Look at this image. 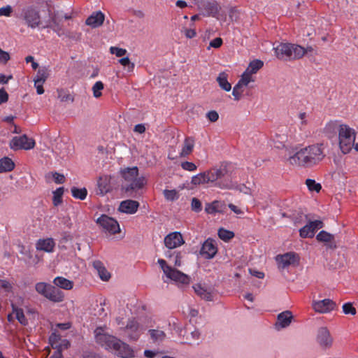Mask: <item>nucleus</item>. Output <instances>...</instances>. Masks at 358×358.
Instances as JSON below:
<instances>
[{
  "label": "nucleus",
  "instance_id": "37998d69",
  "mask_svg": "<svg viewBox=\"0 0 358 358\" xmlns=\"http://www.w3.org/2000/svg\"><path fill=\"white\" fill-rule=\"evenodd\" d=\"M64 194V187H59L53 192L52 203L55 206H57L62 202V195Z\"/></svg>",
  "mask_w": 358,
  "mask_h": 358
},
{
  "label": "nucleus",
  "instance_id": "9d476101",
  "mask_svg": "<svg viewBox=\"0 0 358 358\" xmlns=\"http://www.w3.org/2000/svg\"><path fill=\"white\" fill-rule=\"evenodd\" d=\"M35 146V141L26 134L14 136L10 142V148L13 150H31Z\"/></svg>",
  "mask_w": 358,
  "mask_h": 358
},
{
  "label": "nucleus",
  "instance_id": "2eb2a0df",
  "mask_svg": "<svg viewBox=\"0 0 358 358\" xmlns=\"http://www.w3.org/2000/svg\"><path fill=\"white\" fill-rule=\"evenodd\" d=\"M124 331L129 339L136 341L141 334L142 328L137 321L130 320L128 321Z\"/></svg>",
  "mask_w": 358,
  "mask_h": 358
},
{
  "label": "nucleus",
  "instance_id": "c03bdc74",
  "mask_svg": "<svg viewBox=\"0 0 358 358\" xmlns=\"http://www.w3.org/2000/svg\"><path fill=\"white\" fill-rule=\"evenodd\" d=\"M285 140L284 136L276 134L272 139V145L277 149H282L285 147Z\"/></svg>",
  "mask_w": 358,
  "mask_h": 358
},
{
  "label": "nucleus",
  "instance_id": "09e8293b",
  "mask_svg": "<svg viewBox=\"0 0 358 358\" xmlns=\"http://www.w3.org/2000/svg\"><path fill=\"white\" fill-rule=\"evenodd\" d=\"M180 166L183 170L189 172L195 171L197 169V166L194 163L187 161L182 162Z\"/></svg>",
  "mask_w": 358,
  "mask_h": 358
},
{
  "label": "nucleus",
  "instance_id": "6e6552de",
  "mask_svg": "<svg viewBox=\"0 0 358 358\" xmlns=\"http://www.w3.org/2000/svg\"><path fill=\"white\" fill-rule=\"evenodd\" d=\"M96 224L105 232L115 234L120 231V225L116 220L106 215H101L96 221Z\"/></svg>",
  "mask_w": 358,
  "mask_h": 358
},
{
  "label": "nucleus",
  "instance_id": "49530a36",
  "mask_svg": "<svg viewBox=\"0 0 358 358\" xmlns=\"http://www.w3.org/2000/svg\"><path fill=\"white\" fill-rule=\"evenodd\" d=\"M164 195L168 201H175L179 198L178 192L176 189H166L164 191Z\"/></svg>",
  "mask_w": 358,
  "mask_h": 358
},
{
  "label": "nucleus",
  "instance_id": "bb28decb",
  "mask_svg": "<svg viewBox=\"0 0 358 358\" xmlns=\"http://www.w3.org/2000/svg\"><path fill=\"white\" fill-rule=\"evenodd\" d=\"M93 266L96 270L100 278L102 280L107 281L110 278V273L106 270L103 263L100 261H94Z\"/></svg>",
  "mask_w": 358,
  "mask_h": 358
},
{
  "label": "nucleus",
  "instance_id": "20e7f679",
  "mask_svg": "<svg viewBox=\"0 0 358 358\" xmlns=\"http://www.w3.org/2000/svg\"><path fill=\"white\" fill-rule=\"evenodd\" d=\"M96 342L106 350H112L115 355L122 358L134 356L131 347L116 337L106 334L103 327H97L94 330Z\"/></svg>",
  "mask_w": 358,
  "mask_h": 358
},
{
  "label": "nucleus",
  "instance_id": "4c0bfd02",
  "mask_svg": "<svg viewBox=\"0 0 358 358\" xmlns=\"http://www.w3.org/2000/svg\"><path fill=\"white\" fill-rule=\"evenodd\" d=\"M71 194L72 196L80 200H84L87 195V190L86 188H77L76 187H73L71 188Z\"/></svg>",
  "mask_w": 358,
  "mask_h": 358
},
{
  "label": "nucleus",
  "instance_id": "72a5a7b5",
  "mask_svg": "<svg viewBox=\"0 0 358 358\" xmlns=\"http://www.w3.org/2000/svg\"><path fill=\"white\" fill-rule=\"evenodd\" d=\"M191 184L194 186L208 184L205 171L192 176L191 178Z\"/></svg>",
  "mask_w": 358,
  "mask_h": 358
},
{
  "label": "nucleus",
  "instance_id": "bf43d9fd",
  "mask_svg": "<svg viewBox=\"0 0 358 358\" xmlns=\"http://www.w3.org/2000/svg\"><path fill=\"white\" fill-rule=\"evenodd\" d=\"M13 12V8L10 6H6L2 8H0V16H10Z\"/></svg>",
  "mask_w": 358,
  "mask_h": 358
},
{
  "label": "nucleus",
  "instance_id": "6ab92c4d",
  "mask_svg": "<svg viewBox=\"0 0 358 358\" xmlns=\"http://www.w3.org/2000/svg\"><path fill=\"white\" fill-rule=\"evenodd\" d=\"M104 20V14L101 11H96L86 19L85 24L92 28H96L103 24Z\"/></svg>",
  "mask_w": 358,
  "mask_h": 358
},
{
  "label": "nucleus",
  "instance_id": "2f4dec72",
  "mask_svg": "<svg viewBox=\"0 0 358 358\" xmlns=\"http://www.w3.org/2000/svg\"><path fill=\"white\" fill-rule=\"evenodd\" d=\"M193 289L194 292L199 295L201 298L206 300V301H212L213 296L210 292H208L200 284H196L193 286Z\"/></svg>",
  "mask_w": 358,
  "mask_h": 358
},
{
  "label": "nucleus",
  "instance_id": "69168bd1",
  "mask_svg": "<svg viewBox=\"0 0 358 358\" xmlns=\"http://www.w3.org/2000/svg\"><path fill=\"white\" fill-rule=\"evenodd\" d=\"M8 99V94L4 90V88H1L0 90V104L6 103Z\"/></svg>",
  "mask_w": 358,
  "mask_h": 358
},
{
  "label": "nucleus",
  "instance_id": "393cba45",
  "mask_svg": "<svg viewBox=\"0 0 358 358\" xmlns=\"http://www.w3.org/2000/svg\"><path fill=\"white\" fill-rule=\"evenodd\" d=\"M45 298L52 302L59 303L64 301V294L59 288L51 285V287H49Z\"/></svg>",
  "mask_w": 358,
  "mask_h": 358
},
{
  "label": "nucleus",
  "instance_id": "de8ad7c7",
  "mask_svg": "<svg viewBox=\"0 0 358 358\" xmlns=\"http://www.w3.org/2000/svg\"><path fill=\"white\" fill-rule=\"evenodd\" d=\"M103 89V84L101 81H97L92 87L93 95L96 98L101 96V90Z\"/></svg>",
  "mask_w": 358,
  "mask_h": 358
},
{
  "label": "nucleus",
  "instance_id": "aec40b11",
  "mask_svg": "<svg viewBox=\"0 0 358 358\" xmlns=\"http://www.w3.org/2000/svg\"><path fill=\"white\" fill-rule=\"evenodd\" d=\"M139 207V203L136 201L127 199L120 203L118 210L124 213L134 214Z\"/></svg>",
  "mask_w": 358,
  "mask_h": 358
},
{
  "label": "nucleus",
  "instance_id": "c9c22d12",
  "mask_svg": "<svg viewBox=\"0 0 358 358\" xmlns=\"http://www.w3.org/2000/svg\"><path fill=\"white\" fill-rule=\"evenodd\" d=\"M49 76V70L46 67H43L38 69L34 81L37 83H44Z\"/></svg>",
  "mask_w": 358,
  "mask_h": 358
},
{
  "label": "nucleus",
  "instance_id": "ea45409f",
  "mask_svg": "<svg viewBox=\"0 0 358 358\" xmlns=\"http://www.w3.org/2000/svg\"><path fill=\"white\" fill-rule=\"evenodd\" d=\"M217 234L219 238L225 242L230 241L234 236V233L233 231L224 228H220L218 230Z\"/></svg>",
  "mask_w": 358,
  "mask_h": 358
},
{
  "label": "nucleus",
  "instance_id": "f257e3e1",
  "mask_svg": "<svg viewBox=\"0 0 358 358\" xmlns=\"http://www.w3.org/2000/svg\"><path fill=\"white\" fill-rule=\"evenodd\" d=\"M164 255L167 261L162 259H158V264L163 271L164 281L167 282L171 280L178 284L189 285L191 281L190 277L176 268L182 265V252L172 251L169 249L165 252Z\"/></svg>",
  "mask_w": 358,
  "mask_h": 358
},
{
  "label": "nucleus",
  "instance_id": "412c9836",
  "mask_svg": "<svg viewBox=\"0 0 358 358\" xmlns=\"http://www.w3.org/2000/svg\"><path fill=\"white\" fill-rule=\"evenodd\" d=\"M316 239L319 242L324 243L328 248L335 249L336 248L334 236L326 231H320L316 236Z\"/></svg>",
  "mask_w": 358,
  "mask_h": 358
},
{
  "label": "nucleus",
  "instance_id": "0e129e2a",
  "mask_svg": "<svg viewBox=\"0 0 358 358\" xmlns=\"http://www.w3.org/2000/svg\"><path fill=\"white\" fill-rule=\"evenodd\" d=\"M9 59V54L0 48V63L6 64Z\"/></svg>",
  "mask_w": 358,
  "mask_h": 358
},
{
  "label": "nucleus",
  "instance_id": "13d9d810",
  "mask_svg": "<svg viewBox=\"0 0 358 358\" xmlns=\"http://www.w3.org/2000/svg\"><path fill=\"white\" fill-rule=\"evenodd\" d=\"M119 62L121 65L124 66H127L129 71L133 70L134 68V64L131 63L128 57H124L119 60Z\"/></svg>",
  "mask_w": 358,
  "mask_h": 358
},
{
  "label": "nucleus",
  "instance_id": "4468645a",
  "mask_svg": "<svg viewBox=\"0 0 358 358\" xmlns=\"http://www.w3.org/2000/svg\"><path fill=\"white\" fill-rule=\"evenodd\" d=\"M336 306V303L329 299L314 301L312 304L313 308L315 311L320 313H329L334 310Z\"/></svg>",
  "mask_w": 358,
  "mask_h": 358
},
{
  "label": "nucleus",
  "instance_id": "052dcab7",
  "mask_svg": "<svg viewBox=\"0 0 358 358\" xmlns=\"http://www.w3.org/2000/svg\"><path fill=\"white\" fill-rule=\"evenodd\" d=\"M59 96L58 97L62 101H73V99L71 97V96L69 94L65 93L63 90L58 91Z\"/></svg>",
  "mask_w": 358,
  "mask_h": 358
},
{
  "label": "nucleus",
  "instance_id": "680f3d73",
  "mask_svg": "<svg viewBox=\"0 0 358 358\" xmlns=\"http://www.w3.org/2000/svg\"><path fill=\"white\" fill-rule=\"evenodd\" d=\"M206 116H207L208 119L212 122H216L219 118V115H218L217 112L215 110L209 111L206 114Z\"/></svg>",
  "mask_w": 358,
  "mask_h": 358
},
{
  "label": "nucleus",
  "instance_id": "864d4df0",
  "mask_svg": "<svg viewBox=\"0 0 358 358\" xmlns=\"http://www.w3.org/2000/svg\"><path fill=\"white\" fill-rule=\"evenodd\" d=\"M191 207L192 210L196 213H199L202 210V205L201 201L195 197L192 199Z\"/></svg>",
  "mask_w": 358,
  "mask_h": 358
},
{
  "label": "nucleus",
  "instance_id": "774afa93",
  "mask_svg": "<svg viewBox=\"0 0 358 358\" xmlns=\"http://www.w3.org/2000/svg\"><path fill=\"white\" fill-rule=\"evenodd\" d=\"M145 131V125L143 124H136L134 127V131L138 134H143Z\"/></svg>",
  "mask_w": 358,
  "mask_h": 358
},
{
  "label": "nucleus",
  "instance_id": "6e6d98bb",
  "mask_svg": "<svg viewBox=\"0 0 358 358\" xmlns=\"http://www.w3.org/2000/svg\"><path fill=\"white\" fill-rule=\"evenodd\" d=\"M110 52L111 54L115 55L117 57H122L127 53V50L123 48H117V47H110Z\"/></svg>",
  "mask_w": 358,
  "mask_h": 358
},
{
  "label": "nucleus",
  "instance_id": "f704fd0d",
  "mask_svg": "<svg viewBox=\"0 0 358 358\" xmlns=\"http://www.w3.org/2000/svg\"><path fill=\"white\" fill-rule=\"evenodd\" d=\"M203 6L213 16H215L219 11V6L215 1H208L203 3Z\"/></svg>",
  "mask_w": 358,
  "mask_h": 358
},
{
  "label": "nucleus",
  "instance_id": "603ef678",
  "mask_svg": "<svg viewBox=\"0 0 358 358\" xmlns=\"http://www.w3.org/2000/svg\"><path fill=\"white\" fill-rule=\"evenodd\" d=\"M343 311L345 314L355 315L357 313L355 308L351 303H345L343 305Z\"/></svg>",
  "mask_w": 358,
  "mask_h": 358
},
{
  "label": "nucleus",
  "instance_id": "c85d7f7f",
  "mask_svg": "<svg viewBox=\"0 0 358 358\" xmlns=\"http://www.w3.org/2000/svg\"><path fill=\"white\" fill-rule=\"evenodd\" d=\"M15 168V164L11 159L5 157L0 159V173L11 171Z\"/></svg>",
  "mask_w": 358,
  "mask_h": 358
},
{
  "label": "nucleus",
  "instance_id": "a211bd4d",
  "mask_svg": "<svg viewBox=\"0 0 358 358\" xmlns=\"http://www.w3.org/2000/svg\"><path fill=\"white\" fill-rule=\"evenodd\" d=\"M317 341L322 347H329L331 345L333 339L327 327H321L318 329Z\"/></svg>",
  "mask_w": 358,
  "mask_h": 358
},
{
  "label": "nucleus",
  "instance_id": "39448f33",
  "mask_svg": "<svg viewBox=\"0 0 358 358\" xmlns=\"http://www.w3.org/2000/svg\"><path fill=\"white\" fill-rule=\"evenodd\" d=\"M274 50L277 58L286 61L301 59L306 54L303 47L292 43H280Z\"/></svg>",
  "mask_w": 358,
  "mask_h": 358
},
{
  "label": "nucleus",
  "instance_id": "338daca9",
  "mask_svg": "<svg viewBox=\"0 0 358 358\" xmlns=\"http://www.w3.org/2000/svg\"><path fill=\"white\" fill-rule=\"evenodd\" d=\"M184 34L187 38H192L196 36V31L194 29H185Z\"/></svg>",
  "mask_w": 358,
  "mask_h": 358
},
{
  "label": "nucleus",
  "instance_id": "79ce46f5",
  "mask_svg": "<svg viewBox=\"0 0 358 358\" xmlns=\"http://www.w3.org/2000/svg\"><path fill=\"white\" fill-rule=\"evenodd\" d=\"M51 287V285L45 283V282H38L35 285L36 291L41 295L45 297L47 293L49 290V287Z\"/></svg>",
  "mask_w": 358,
  "mask_h": 358
},
{
  "label": "nucleus",
  "instance_id": "473e14b6",
  "mask_svg": "<svg viewBox=\"0 0 358 358\" xmlns=\"http://www.w3.org/2000/svg\"><path fill=\"white\" fill-rule=\"evenodd\" d=\"M13 309V313L15 314V317L18 322L25 326L28 324L27 319L26 318L23 310L16 306L14 303L11 305Z\"/></svg>",
  "mask_w": 358,
  "mask_h": 358
},
{
  "label": "nucleus",
  "instance_id": "ddd939ff",
  "mask_svg": "<svg viewBox=\"0 0 358 358\" xmlns=\"http://www.w3.org/2000/svg\"><path fill=\"white\" fill-rule=\"evenodd\" d=\"M217 252V248L215 241L212 238L206 240L200 250V255L208 259L213 258Z\"/></svg>",
  "mask_w": 358,
  "mask_h": 358
},
{
  "label": "nucleus",
  "instance_id": "423d86ee",
  "mask_svg": "<svg viewBox=\"0 0 358 358\" xmlns=\"http://www.w3.org/2000/svg\"><path fill=\"white\" fill-rule=\"evenodd\" d=\"M338 139L342 152L344 154L350 152L355 145V133L354 129L346 124H341Z\"/></svg>",
  "mask_w": 358,
  "mask_h": 358
},
{
  "label": "nucleus",
  "instance_id": "a878e982",
  "mask_svg": "<svg viewBox=\"0 0 358 358\" xmlns=\"http://www.w3.org/2000/svg\"><path fill=\"white\" fill-rule=\"evenodd\" d=\"M195 141L193 137H186L184 140L182 149L180 152V157H187L189 155L194 149Z\"/></svg>",
  "mask_w": 358,
  "mask_h": 358
},
{
  "label": "nucleus",
  "instance_id": "9b49d317",
  "mask_svg": "<svg viewBox=\"0 0 358 358\" xmlns=\"http://www.w3.org/2000/svg\"><path fill=\"white\" fill-rule=\"evenodd\" d=\"M324 227L320 220L310 221L308 224L299 229V235L301 238H313L315 232Z\"/></svg>",
  "mask_w": 358,
  "mask_h": 358
},
{
  "label": "nucleus",
  "instance_id": "8fccbe9b",
  "mask_svg": "<svg viewBox=\"0 0 358 358\" xmlns=\"http://www.w3.org/2000/svg\"><path fill=\"white\" fill-rule=\"evenodd\" d=\"M219 204H220L219 201H215L212 202L211 203L207 204L205 210L209 214L214 213L218 211Z\"/></svg>",
  "mask_w": 358,
  "mask_h": 358
},
{
  "label": "nucleus",
  "instance_id": "b1692460",
  "mask_svg": "<svg viewBox=\"0 0 358 358\" xmlns=\"http://www.w3.org/2000/svg\"><path fill=\"white\" fill-rule=\"evenodd\" d=\"M292 318V313L289 310H285L278 314L275 323L276 328H285L288 327L291 324Z\"/></svg>",
  "mask_w": 358,
  "mask_h": 358
},
{
  "label": "nucleus",
  "instance_id": "e433bc0d",
  "mask_svg": "<svg viewBox=\"0 0 358 358\" xmlns=\"http://www.w3.org/2000/svg\"><path fill=\"white\" fill-rule=\"evenodd\" d=\"M264 66V62L260 59H255L250 62L246 71L251 74L256 73Z\"/></svg>",
  "mask_w": 358,
  "mask_h": 358
},
{
  "label": "nucleus",
  "instance_id": "5701e85b",
  "mask_svg": "<svg viewBox=\"0 0 358 358\" xmlns=\"http://www.w3.org/2000/svg\"><path fill=\"white\" fill-rule=\"evenodd\" d=\"M55 247V242L52 238L39 239L36 243V250L46 252H52Z\"/></svg>",
  "mask_w": 358,
  "mask_h": 358
},
{
  "label": "nucleus",
  "instance_id": "3c124183",
  "mask_svg": "<svg viewBox=\"0 0 358 358\" xmlns=\"http://www.w3.org/2000/svg\"><path fill=\"white\" fill-rule=\"evenodd\" d=\"M243 90L242 87L238 83L234 87L232 91V95L234 96V100L238 101L241 99Z\"/></svg>",
  "mask_w": 358,
  "mask_h": 358
},
{
  "label": "nucleus",
  "instance_id": "a19ab883",
  "mask_svg": "<svg viewBox=\"0 0 358 358\" xmlns=\"http://www.w3.org/2000/svg\"><path fill=\"white\" fill-rule=\"evenodd\" d=\"M255 79L252 77V74L248 72L246 70L242 74L241 79L237 83L238 85H240L242 87L243 86H248V85L251 83L254 82Z\"/></svg>",
  "mask_w": 358,
  "mask_h": 358
},
{
  "label": "nucleus",
  "instance_id": "4d7b16f0",
  "mask_svg": "<svg viewBox=\"0 0 358 358\" xmlns=\"http://www.w3.org/2000/svg\"><path fill=\"white\" fill-rule=\"evenodd\" d=\"M222 39L220 37L215 38L210 42L208 50L210 48H219L222 45Z\"/></svg>",
  "mask_w": 358,
  "mask_h": 358
},
{
  "label": "nucleus",
  "instance_id": "4be33fe9",
  "mask_svg": "<svg viewBox=\"0 0 358 358\" xmlns=\"http://www.w3.org/2000/svg\"><path fill=\"white\" fill-rule=\"evenodd\" d=\"M97 194L101 196L105 195L111 190L110 177L106 175L100 176L98 182Z\"/></svg>",
  "mask_w": 358,
  "mask_h": 358
},
{
  "label": "nucleus",
  "instance_id": "f8f14e48",
  "mask_svg": "<svg viewBox=\"0 0 358 358\" xmlns=\"http://www.w3.org/2000/svg\"><path fill=\"white\" fill-rule=\"evenodd\" d=\"M164 243L168 249L172 250L182 245L185 241L180 232L173 231L165 236Z\"/></svg>",
  "mask_w": 358,
  "mask_h": 358
},
{
  "label": "nucleus",
  "instance_id": "7c9ffc66",
  "mask_svg": "<svg viewBox=\"0 0 358 358\" xmlns=\"http://www.w3.org/2000/svg\"><path fill=\"white\" fill-rule=\"evenodd\" d=\"M219 86L224 91L229 92L231 89V85L227 80V74L224 72L220 73L216 79Z\"/></svg>",
  "mask_w": 358,
  "mask_h": 358
},
{
  "label": "nucleus",
  "instance_id": "dca6fc26",
  "mask_svg": "<svg viewBox=\"0 0 358 358\" xmlns=\"http://www.w3.org/2000/svg\"><path fill=\"white\" fill-rule=\"evenodd\" d=\"M43 28L52 29L59 36L65 34V31L62 27V20L56 14L51 16L48 24Z\"/></svg>",
  "mask_w": 358,
  "mask_h": 358
},
{
  "label": "nucleus",
  "instance_id": "cd10ccee",
  "mask_svg": "<svg viewBox=\"0 0 358 358\" xmlns=\"http://www.w3.org/2000/svg\"><path fill=\"white\" fill-rule=\"evenodd\" d=\"M53 283L55 285L56 287H58L66 290H70L73 287V281L60 276L55 278L53 280Z\"/></svg>",
  "mask_w": 358,
  "mask_h": 358
},
{
  "label": "nucleus",
  "instance_id": "1a4fd4ad",
  "mask_svg": "<svg viewBox=\"0 0 358 358\" xmlns=\"http://www.w3.org/2000/svg\"><path fill=\"white\" fill-rule=\"evenodd\" d=\"M208 183H214V185L220 188H229L231 185L228 183L224 184L222 182H217L218 180L224 177L227 173L225 168H212L205 171Z\"/></svg>",
  "mask_w": 358,
  "mask_h": 358
},
{
  "label": "nucleus",
  "instance_id": "58836bf2",
  "mask_svg": "<svg viewBox=\"0 0 358 358\" xmlns=\"http://www.w3.org/2000/svg\"><path fill=\"white\" fill-rule=\"evenodd\" d=\"M55 336H54V339L55 338ZM53 336L50 337V341L51 343V346L53 349H55L56 350L53 353V355L51 356V358H64L62 355V345L58 344L57 343L53 342Z\"/></svg>",
  "mask_w": 358,
  "mask_h": 358
},
{
  "label": "nucleus",
  "instance_id": "f3484780",
  "mask_svg": "<svg viewBox=\"0 0 358 358\" xmlns=\"http://www.w3.org/2000/svg\"><path fill=\"white\" fill-rule=\"evenodd\" d=\"M276 261L282 268H285L291 264L296 263L299 261V256L294 252H287L282 255H278Z\"/></svg>",
  "mask_w": 358,
  "mask_h": 358
},
{
  "label": "nucleus",
  "instance_id": "7ed1b4c3",
  "mask_svg": "<svg viewBox=\"0 0 358 358\" xmlns=\"http://www.w3.org/2000/svg\"><path fill=\"white\" fill-rule=\"evenodd\" d=\"M323 143H315L303 148L289 157V162L306 168H311L322 162L326 154Z\"/></svg>",
  "mask_w": 358,
  "mask_h": 358
},
{
  "label": "nucleus",
  "instance_id": "5fc2aeb1",
  "mask_svg": "<svg viewBox=\"0 0 358 358\" xmlns=\"http://www.w3.org/2000/svg\"><path fill=\"white\" fill-rule=\"evenodd\" d=\"M307 117L308 115L305 112H300L298 115V117L301 120L299 124L301 130H303L308 124Z\"/></svg>",
  "mask_w": 358,
  "mask_h": 358
},
{
  "label": "nucleus",
  "instance_id": "e2e57ef3",
  "mask_svg": "<svg viewBox=\"0 0 358 358\" xmlns=\"http://www.w3.org/2000/svg\"><path fill=\"white\" fill-rule=\"evenodd\" d=\"M53 179L57 184H63L65 182L64 176L57 172L53 173Z\"/></svg>",
  "mask_w": 358,
  "mask_h": 358
},
{
  "label": "nucleus",
  "instance_id": "f03ea898",
  "mask_svg": "<svg viewBox=\"0 0 358 358\" xmlns=\"http://www.w3.org/2000/svg\"><path fill=\"white\" fill-rule=\"evenodd\" d=\"M122 178L120 191L127 197H138L147 184V180L140 176L137 166L122 168L120 170Z\"/></svg>",
  "mask_w": 358,
  "mask_h": 358
},
{
  "label": "nucleus",
  "instance_id": "a18cd8bd",
  "mask_svg": "<svg viewBox=\"0 0 358 358\" xmlns=\"http://www.w3.org/2000/svg\"><path fill=\"white\" fill-rule=\"evenodd\" d=\"M306 185L310 192H319L322 189V185L313 179H307Z\"/></svg>",
  "mask_w": 358,
  "mask_h": 358
},
{
  "label": "nucleus",
  "instance_id": "c756f323",
  "mask_svg": "<svg viewBox=\"0 0 358 358\" xmlns=\"http://www.w3.org/2000/svg\"><path fill=\"white\" fill-rule=\"evenodd\" d=\"M340 125L337 121H330L325 125L324 132L329 137H331L337 131L339 132Z\"/></svg>",
  "mask_w": 358,
  "mask_h": 358
},
{
  "label": "nucleus",
  "instance_id": "0eeeda50",
  "mask_svg": "<svg viewBox=\"0 0 358 358\" xmlns=\"http://www.w3.org/2000/svg\"><path fill=\"white\" fill-rule=\"evenodd\" d=\"M20 17L24 21V24L31 29H35L41 24L39 10L34 6L24 8Z\"/></svg>",
  "mask_w": 358,
  "mask_h": 358
}]
</instances>
